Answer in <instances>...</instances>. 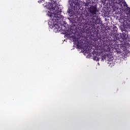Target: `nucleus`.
Masks as SVG:
<instances>
[{
    "instance_id": "obj_1",
    "label": "nucleus",
    "mask_w": 130,
    "mask_h": 130,
    "mask_svg": "<svg viewBox=\"0 0 130 130\" xmlns=\"http://www.w3.org/2000/svg\"><path fill=\"white\" fill-rule=\"evenodd\" d=\"M101 1H102V0H101ZM104 1H107V0H104Z\"/></svg>"
},
{
    "instance_id": "obj_2",
    "label": "nucleus",
    "mask_w": 130,
    "mask_h": 130,
    "mask_svg": "<svg viewBox=\"0 0 130 130\" xmlns=\"http://www.w3.org/2000/svg\"><path fill=\"white\" fill-rule=\"evenodd\" d=\"M75 1H79V0H75Z\"/></svg>"
}]
</instances>
